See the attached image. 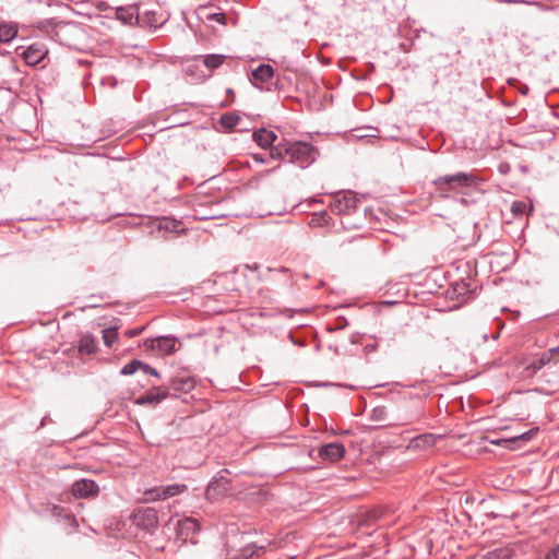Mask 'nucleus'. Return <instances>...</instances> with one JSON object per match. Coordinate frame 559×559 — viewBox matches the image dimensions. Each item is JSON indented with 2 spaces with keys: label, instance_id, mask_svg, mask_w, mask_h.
I'll return each mask as SVG.
<instances>
[{
  "label": "nucleus",
  "instance_id": "1",
  "mask_svg": "<svg viewBox=\"0 0 559 559\" xmlns=\"http://www.w3.org/2000/svg\"><path fill=\"white\" fill-rule=\"evenodd\" d=\"M475 182V177L472 174L464 171L440 176L432 181L436 190L442 197H448V192H459L462 188L472 187Z\"/></svg>",
  "mask_w": 559,
  "mask_h": 559
},
{
  "label": "nucleus",
  "instance_id": "2",
  "mask_svg": "<svg viewBox=\"0 0 559 559\" xmlns=\"http://www.w3.org/2000/svg\"><path fill=\"white\" fill-rule=\"evenodd\" d=\"M285 154L290 163L307 167L316 160V148L308 142H294L285 146Z\"/></svg>",
  "mask_w": 559,
  "mask_h": 559
},
{
  "label": "nucleus",
  "instance_id": "3",
  "mask_svg": "<svg viewBox=\"0 0 559 559\" xmlns=\"http://www.w3.org/2000/svg\"><path fill=\"white\" fill-rule=\"evenodd\" d=\"M133 524L148 533H154L158 526L157 511L153 508H140L133 512Z\"/></svg>",
  "mask_w": 559,
  "mask_h": 559
},
{
  "label": "nucleus",
  "instance_id": "4",
  "mask_svg": "<svg viewBox=\"0 0 559 559\" xmlns=\"http://www.w3.org/2000/svg\"><path fill=\"white\" fill-rule=\"evenodd\" d=\"M358 199L353 192L337 194L330 203V210L337 215H345L357 209Z\"/></svg>",
  "mask_w": 559,
  "mask_h": 559
},
{
  "label": "nucleus",
  "instance_id": "5",
  "mask_svg": "<svg viewBox=\"0 0 559 559\" xmlns=\"http://www.w3.org/2000/svg\"><path fill=\"white\" fill-rule=\"evenodd\" d=\"M187 489L188 487L185 484L163 485L147 490L145 496L147 500L151 501L165 500L170 497L178 496L185 492Z\"/></svg>",
  "mask_w": 559,
  "mask_h": 559
},
{
  "label": "nucleus",
  "instance_id": "6",
  "mask_svg": "<svg viewBox=\"0 0 559 559\" xmlns=\"http://www.w3.org/2000/svg\"><path fill=\"white\" fill-rule=\"evenodd\" d=\"M177 536L183 542H193L194 536L200 532V524L193 518L178 520L176 524Z\"/></svg>",
  "mask_w": 559,
  "mask_h": 559
},
{
  "label": "nucleus",
  "instance_id": "7",
  "mask_svg": "<svg viewBox=\"0 0 559 559\" xmlns=\"http://www.w3.org/2000/svg\"><path fill=\"white\" fill-rule=\"evenodd\" d=\"M346 453L345 447L340 442H330L322 445L319 451V457L323 461L337 462L344 457Z\"/></svg>",
  "mask_w": 559,
  "mask_h": 559
},
{
  "label": "nucleus",
  "instance_id": "8",
  "mask_svg": "<svg viewBox=\"0 0 559 559\" xmlns=\"http://www.w3.org/2000/svg\"><path fill=\"white\" fill-rule=\"evenodd\" d=\"M71 490L76 498H90L96 496L99 488L94 480L82 478L73 483Z\"/></svg>",
  "mask_w": 559,
  "mask_h": 559
},
{
  "label": "nucleus",
  "instance_id": "9",
  "mask_svg": "<svg viewBox=\"0 0 559 559\" xmlns=\"http://www.w3.org/2000/svg\"><path fill=\"white\" fill-rule=\"evenodd\" d=\"M226 474H228V471L223 469L210 481L206 488V496L209 498H215L217 495L228 490L229 479L226 477Z\"/></svg>",
  "mask_w": 559,
  "mask_h": 559
},
{
  "label": "nucleus",
  "instance_id": "10",
  "mask_svg": "<svg viewBox=\"0 0 559 559\" xmlns=\"http://www.w3.org/2000/svg\"><path fill=\"white\" fill-rule=\"evenodd\" d=\"M47 55V49L40 44H33L22 52V58L28 66L38 64Z\"/></svg>",
  "mask_w": 559,
  "mask_h": 559
},
{
  "label": "nucleus",
  "instance_id": "11",
  "mask_svg": "<svg viewBox=\"0 0 559 559\" xmlns=\"http://www.w3.org/2000/svg\"><path fill=\"white\" fill-rule=\"evenodd\" d=\"M150 343V346L153 349H158L163 354H173L178 349V342L175 337L171 336H159L151 340Z\"/></svg>",
  "mask_w": 559,
  "mask_h": 559
},
{
  "label": "nucleus",
  "instance_id": "12",
  "mask_svg": "<svg viewBox=\"0 0 559 559\" xmlns=\"http://www.w3.org/2000/svg\"><path fill=\"white\" fill-rule=\"evenodd\" d=\"M442 436L433 435V433H423L417 437H414L408 444V449L413 450H424L431 448L436 444V442L441 439Z\"/></svg>",
  "mask_w": 559,
  "mask_h": 559
},
{
  "label": "nucleus",
  "instance_id": "13",
  "mask_svg": "<svg viewBox=\"0 0 559 559\" xmlns=\"http://www.w3.org/2000/svg\"><path fill=\"white\" fill-rule=\"evenodd\" d=\"M154 228H156L158 231H168L174 234H181L185 229L182 227L181 222L168 218V217H162L157 218L153 223Z\"/></svg>",
  "mask_w": 559,
  "mask_h": 559
},
{
  "label": "nucleus",
  "instance_id": "14",
  "mask_svg": "<svg viewBox=\"0 0 559 559\" xmlns=\"http://www.w3.org/2000/svg\"><path fill=\"white\" fill-rule=\"evenodd\" d=\"M252 138L259 146L262 148H267L276 140V134L273 131H269L262 128L254 131Z\"/></svg>",
  "mask_w": 559,
  "mask_h": 559
},
{
  "label": "nucleus",
  "instance_id": "15",
  "mask_svg": "<svg viewBox=\"0 0 559 559\" xmlns=\"http://www.w3.org/2000/svg\"><path fill=\"white\" fill-rule=\"evenodd\" d=\"M274 75V70L270 64H260L257 69H254L251 73V79L254 82L264 83L272 79Z\"/></svg>",
  "mask_w": 559,
  "mask_h": 559
},
{
  "label": "nucleus",
  "instance_id": "16",
  "mask_svg": "<svg viewBox=\"0 0 559 559\" xmlns=\"http://www.w3.org/2000/svg\"><path fill=\"white\" fill-rule=\"evenodd\" d=\"M96 349V338L90 333L82 335V337L79 341V352L81 354L91 355L94 354Z\"/></svg>",
  "mask_w": 559,
  "mask_h": 559
},
{
  "label": "nucleus",
  "instance_id": "17",
  "mask_svg": "<svg viewBox=\"0 0 559 559\" xmlns=\"http://www.w3.org/2000/svg\"><path fill=\"white\" fill-rule=\"evenodd\" d=\"M168 396L167 391H158L156 393H148L146 395L140 396L135 400V404L138 405H146V404H158Z\"/></svg>",
  "mask_w": 559,
  "mask_h": 559
},
{
  "label": "nucleus",
  "instance_id": "18",
  "mask_svg": "<svg viewBox=\"0 0 559 559\" xmlns=\"http://www.w3.org/2000/svg\"><path fill=\"white\" fill-rule=\"evenodd\" d=\"M17 35V28L13 24H0V41L9 43Z\"/></svg>",
  "mask_w": 559,
  "mask_h": 559
},
{
  "label": "nucleus",
  "instance_id": "19",
  "mask_svg": "<svg viewBox=\"0 0 559 559\" xmlns=\"http://www.w3.org/2000/svg\"><path fill=\"white\" fill-rule=\"evenodd\" d=\"M551 355L550 349L544 354L537 359H534L531 364L527 365V370H531L533 372H537L543 367L548 365L551 361Z\"/></svg>",
  "mask_w": 559,
  "mask_h": 559
},
{
  "label": "nucleus",
  "instance_id": "20",
  "mask_svg": "<svg viewBox=\"0 0 559 559\" xmlns=\"http://www.w3.org/2000/svg\"><path fill=\"white\" fill-rule=\"evenodd\" d=\"M171 386L175 391L189 392L194 388V381L189 377L176 378L171 381Z\"/></svg>",
  "mask_w": 559,
  "mask_h": 559
},
{
  "label": "nucleus",
  "instance_id": "21",
  "mask_svg": "<svg viewBox=\"0 0 559 559\" xmlns=\"http://www.w3.org/2000/svg\"><path fill=\"white\" fill-rule=\"evenodd\" d=\"M225 59L224 55L212 53L203 57V63L210 70H215L223 64Z\"/></svg>",
  "mask_w": 559,
  "mask_h": 559
},
{
  "label": "nucleus",
  "instance_id": "22",
  "mask_svg": "<svg viewBox=\"0 0 559 559\" xmlns=\"http://www.w3.org/2000/svg\"><path fill=\"white\" fill-rule=\"evenodd\" d=\"M116 17L124 24H131L134 17V11L132 8H117Z\"/></svg>",
  "mask_w": 559,
  "mask_h": 559
},
{
  "label": "nucleus",
  "instance_id": "23",
  "mask_svg": "<svg viewBox=\"0 0 559 559\" xmlns=\"http://www.w3.org/2000/svg\"><path fill=\"white\" fill-rule=\"evenodd\" d=\"M331 221V217L329 216L328 212L325 211H322L318 214H314L310 222H309V225L311 227H322V226H325L330 223Z\"/></svg>",
  "mask_w": 559,
  "mask_h": 559
},
{
  "label": "nucleus",
  "instance_id": "24",
  "mask_svg": "<svg viewBox=\"0 0 559 559\" xmlns=\"http://www.w3.org/2000/svg\"><path fill=\"white\" fill-rule=\"evenodd\" d=\"M471 293L469 284L465 281L455 282L452 286V296L465 297Z\"/></svg>",
  "mask_w": 559,
  "mask_h": 559
},
{
  "label": "nucleus",
  "instance_id": "25",
  "mask_svg": "<svg viewBox=\"0 0 559 559\" xmlns=\"http://www.w3.org/2000/svg\"><path fill=\"white\" fill-rule=\"evenodd\" d=\"M239 121H240V117L234 112H227V114L222 115V117H221L222 126H224L225 128H228V129H231V128H235L236 126H238Z\"/></svg>",
  "mask_w": 559,
  "mask_h": 559
},
{
  "label": "nucleus",
  "instance_id": "26",
  "mask_svg": "<svg viewBox=\"0 0 559 559\" xmlns=\"http://www.w3.org/2000/svg\"><path fill=\"white\" fill-rule=\"evenodd\" d=\"M117 331H118L117 326L107 328L103 331L104 344L107 347H110L116 342L117 336H118Z\"/></svg>",
  "mask_w": 559,
  "mask_h": 559
},
{
  "label": "nucleus",
  "instance_id": "27",
  "mask_svg": "<svg viewBox=\"0 0 559 559\" xmlns=\"http://www.w3.org/2000/svg\"><path fill=\"white\" fill-rule=\"evenodd\" d=\"M141 369H142V361L138 360V359H133L122 367V369L120 370V374L131 376L135 371L141 370Z\"/></svg>",
  "mask_w": 559,
  "mask_h": 559
},
{
  "label": "nucleus",
  "instance_id": "28",
  "mask_svg": "<svg viewBox=\"0 0 559 559\" xmlns=\"http://www.w3.org/2000/svg\"><path fill=\"white\" fill-rule=\"evenodd\" d=\"M356 132H357V134L355 136L358 139L377 138V134H376L377 130L371 127L358 129Z\"/></svg>",
  "mask_w": 559,
  "mask_h": 559
},
{
  "label": "nucleus",
  "instance_id": "29",
  "mask_svg": "<svg viewBox=\"0 0 559 559\" xmlns=\"http://www.w3.org/2000/svg\"><path fill=\"white\" fill-rule=\"evenodd\" d=\"M285 156V146L277 145L271 148L269 158L270 159H283Z\"/></svg>",
  "mask_w": 559,
  "mask_h": 559
},
{
  "label": "nucleus",
  "instance_id": "30",
  "mask_svg": "<svg viewBox=\"0 0 559 559\" xmlns=\"http://www.w3.org/2000/svg\"><path fill=\"white\" fill-rule=\"evenodd\" d=\"M207 21H215L222 25L226 24V14L223 12L209 13L206 15Z\"/></svg>",
  "mask_w": 559,
  "mask_h": 559
},
{
  "label": "nucleus",
  "instance_id": "31",
  "mask_svg": "<svg viewBox=\"0 0 559 559\" xmlns=\"http://www.w3.org/2000/svg\"><path fill=\"white\" fill-rule=\"evenodd\" d=\"M386 411L384 407H376L372 409L371 419L376 421L384 420Z\"/></svg>",
  "mask_w": 559,
  "mask_h": 559
},
{
  "label": "nucleus",
  "instance_id": "32",
  "mask_svg": "<svg viewBox=\"0 0 559 559\" xmlns=\"http://www.w3.org/2000/svg\"><path fill=\"white\" fill-rule=\"evenodd\" d=\"M525 209H526V203H524L522 201H515L511 205V211L514 214L523 213L525 211Z\"/></svg>",
  "mask_w": 559,
  "mask_h": 559
},
{
  "label": "nucleus",
  "instance_id": "33",
  "mask_svg": "<svg viewBox=\"0 0 559 559\" xmlns=\"http://www.w3.org/2000/svg\"><path fill=\"white\" fill-rule=\"evenodd\" d=\"M141 371H142L144 374H151V376H154V377H159V373H158V371H157L155 368H153V367H151L150 365L144 364V362H142V369H141Z\"/></svg>",
  "mask_w": 559,
  "mask_h": 559
},
{
  "label": "nucleus",
  "instance_id": "34",
  "mask_svg": "<svg viewBox=\"0 0 559 559\" xmlns=\"http://www.w3.org/2000/svg\"><path fill=\"white\" fill-rule=\"evenodd\" d=\"M143 330H144V326L136 328V329H130V330L126 331L124 334H126V336L131 338V337L140 335Z\"/></svg>",
  "mask_w": 559,
  "mask_h": 559
},
{
  "label": "nucleus",
  "instance_id": "35",
  "mask_svg": "<svg viewBox=\"0 0 559 559\" xmlns=\"http://www.w3.org/2000/svg\"><path fill=\"white\" fill-rule=\"evenodd\" d=\"M546 559H559V545L547 554Z\"/></svg>",
  "mask_w": 559,
  "mask_h": 559
},
{
  "label": "nucleus",
  "instance_id": "36",
  "mask_svg": "<svg viewBox=\"0 0 559 559\" xmlns=\"http://www.w3.org/2000/svg\"><path fill=\"white\" fill-rule=\"evenodd\" d=\"M418 419H419V414H412L403 420L402 425H408V424L417 421Z\"/></svg>",
  "mask_w": 559,
  "mask_h": 559
},
{
  "label": "nucleus",
  "instance_id": "37",
  "mask_svg": "<svg viewBox=\"0 0 559 559\" xmlns=\"http://www.w3.org/2000/svg\"><path fill=\"white\" fill-rule=\"evenodd\" d=\"M253 158H254L255 162L261 163V164H265L269 160V157H264V156H262L260 154H254Z\"/></svg>",
  "mask_w": 559,
  "mask_h": 559
},
{
  "label": "nucleus",
  "instance_id": "38",
  "mask_svg": "<svg viewBox=\"0 0 559 559\" xmlns=\"http://www.w3.org/2000/svg\"><path fill=\"white\" fill-rule=\"evenodd\" d=\"M513 440L499 439L497 441H492L493 444L501 445L502 443L512 442Z\"/></svg>",
  "mask_w": 559,
  "mask_h": 559
},
{
  "label": "nucleus",
  "instance_id": "39",
  "mask_svg": "<svg viewBox=\"0 0 559 559\" xmlns=\"http://www.w3.org/2000/svg\"><path fill=\"white\" fill-rule=\"evenodd\" d=\"M278 168H280V165H277V166H276V167H274V168L267 169V170H265V171H264V175H265V176H269V175H271L272 173H274L275 170H277Z\"/></svg>",
  "mask_w": 559,
  "mask_h": 559
},
{
  "label": "nucleus",
  "instance_id": "40",
  "mask_svg": "<svg viewBox=\"0 0 559 559\" xmlns=\"http://www.w3.org/2000/svg\"><path fill=\"white\" fill-rule=\"evenodd\" d=\"M508 168H509V166H508V165H500V166H499V170H500V173H502V174H506V173H507V170H508Z\"/></svg>",
  "mask_w": 559,
  "mask_h": 559
},
{
  "label": "nucleus",
  "instance_id": "41",
  "mask_svg": "<svg viewBox=\"0 0 559 559\" xmlns=\"http://www.w3.org/2000/svg\"><path fill=\"white\" fill-rule=\"evenodd\" d=\"M519 438L523 439V440H528L530 439V432L522 433Z\"/></svg>",
  "mask_w": 559,
  "mask_h": 559
},
{
  "label": "nucleus",
  "instance_id": "42",
  "mask_svg": "<svg viewBox=\"0 0 559 559\" xmlns=\"http://www.w3.org/2000/svg\"><path fill=\"white\" fill-rule=\"evenodd\" d=\"M550 353H552V354H558V355H559V346H558V347L550 348Z\"/></svg>",
  "mask_w": 559,
  "mask_h": 559
},
{
  "label": "nucleus",
  "instance_id": "43",
  "mask_svg": "<svg viewBox=\"0 0 559 559\" xmlns=\"http://www.w3.org/2000/svg\"><path fill=\"white\" fill-rule=\"evenodd\" d=\"M280 271H281V272H285V273H286V272H288V270H286V269H284V267H282Z\"/></svg>",
  "mask_w": 559,
  "mask_h": 559
}]
</instances>
